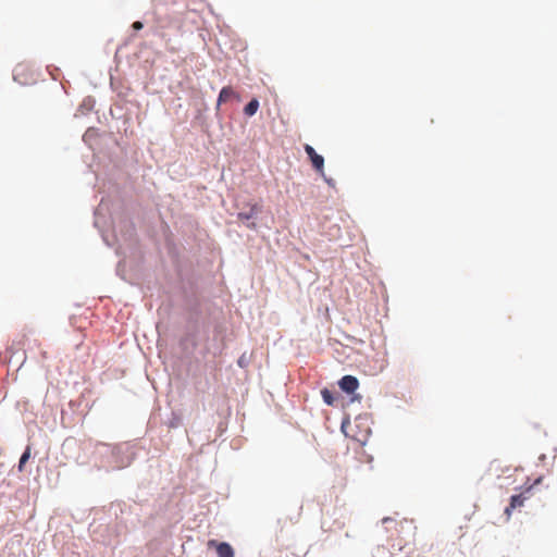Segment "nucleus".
Instances as JSON below:
<instances>
[{"instance_id":"obj_4","label":"nucleus","mask_w":557,"mask_h":557,"mask_svg":"<svg viewBox=\"0 0 557 557\" xmlns=\"http://www.w3.org/2000/svg\"><path fill=\"white\" fill-rule=\"evenodd\" d=\"M338 385L344 392L351 394L358 388L359 382L356 376L345 375L339 380Z\"/></svg>"},{"instance_id":"obj_7","label":"nucleus","mask_w":557,"mask_h":557,"mask_svg":"<svg viewBox=\"0 0 557 557\" xmlns=\"http://www.w3.org/2000/svg\"><path fill=\"white\" fill-rule=\"evenodd\" d=\"M382 522H383L384 524H389V523H394L395 525H396V524H399L401 529H404L405 527H408V528H411V529L416 530V527H414V525H412V523H411V522H409V521H407V520H403V521H400V522H396V521H395L394 519H392V518H384V519L382 520Z\"/></svg>"},{"instance_id":"obj_11","label":"nucleus","mask_w":557,"mask_h":557,"mask_svg":"<svg viewBox=\"0 0 557 557\" xmlns=\"http://www.w3.org/2000/svg\"><path fill=\"white\" fill-rule=\"evenodd\" d=\"M132 26L136 30H139V29H141L144 27L143 23L139 22V21L134 22Z\"/></svg>"},{"instance_id":"obj_2","label":"nucleus","mask_w":557,"mask_h":557,"mask_svg":"<svg viewBox=\"0 0 557 557\" xmlns=\"http://www.w3.org/2000/svg\"><path fill=\"white\" fill-rule=\"evenodd\" d=\"M207 545L210 548L214 547L216 549L218 557H234V549L226 542L219 543L215 540H209Z\"/></svg>"},{"instance_id":"obj_5","label":"nucleus","mask_w":557,"mask_h":557,"mask_svg":"<svg viewBox=\"0 0 557 557\" xmlns=\"http://www.w3.org/2000/svg\"><path fill=\"white\" fill-rule=\"evenodd\" d=\"M524 500H525V497H523L522 495H512L510 498L509 506L506 507V509H505V513L509 517L513 509L523 506Z\"/></svg>"},{"instance_id":"obj_3","label":"nucleus","mask_w":557,"mask_h":557,"mask_svg":"<svg viewBox=\"0 0 557 557\" xmlns=\"http://www.w3.org/2000/svg\"><path fill=\"white\" fill-rule=\"evenodd\" d=\"M232 99L239 101L240 100L239 94H237L231 86L223 87L218 97L216 108L219 109L221 104L226 103V102L231 101Z\"/></svg>"},{"instance_id":"obj_6","label":"nucleus","mask_w":557,"mask_h":557,"mask_svg":"<svg viewBox=\"0 0 557 557\" xmlns=\"http://www.w3.org/2000/svg\"><path fill=\"white\" fill-rule=\"evenodd\" d=\"M259 109V101L258 99L253 98L251 99L247 104L246 107L244 108V112L246 115L248 116H252L256 114V112L258 111Z\"/></svg>"},{"instance_id":"obj_8","label":"nucleus","mask_w":557,"mask_h":557,"mask_svg":"<svg viewBox=\"0 0 557 557\" xmlns=\"http://www.w3.org/2000/svg\"><path fill=\"white\" fill-rule=\"evenodd\" d=\"M322 398L325 404L332 406L335 401V397L333 396V393L329 391L327 388H324L321 391Z\"/></svg>"},{"instance_id":"obj_1","label":"nucleus","mask_w":557,"mask_h":557,"mask_svg":"<svg viewBox=\"0 0 557 557\" xmlns=\"http://www.w3.org/2000/svg\"><path fill=\"white\" fill-rule=\"evenodd\" d=\"M304 149H305L308 158L310 159V161L312 163V166L317 170V172H319L320 174H323L324 173V159H323V157L318 154L315 152V150L313 149V147H311L308 144H306L304 146Z\"/></svg>"},{"instance_id":"obj_9","label":"nucleus","mask_w":557,"mask_h":557,"mask_svg":"<svg viewBox=\"0 0 557 557\" xmlns=\"http://www.w3.org/2000/svg\"><path fill=\"white\" fill-rule=\"evenodd\" d=\"M30 457V447H26L25 451L22 454L18 462V471H23L25 463L28 461Z\"/></svg>"},{"instance_id":"obj_10","label":"nucleus","mask_w":557,"mask_h":557,"mask_svg":"<svg viewBox=\"0 0 557 557\" xmlns=\"http://www.w3.org/2000/svg\"><path fill=\"white\" fill-rule=\"evenodd\" d=\"M252 213H253V211H250V212H248V213H246V212H239V213H238V219H239L240 221H248V220H250V219H252V218H253V216H252V215H253Z\"/></svg>"}]
</instances>
